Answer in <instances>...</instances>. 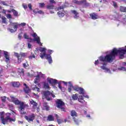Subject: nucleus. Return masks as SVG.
<instances>
[{
    "label": "nucleus",
    "instance_id": "nucleus-1",
    "mask_svg": "<svg viewBox=\"0 0 126 126\" xmlns=\"http://www.w3.org/2000/svg\"><path fill=\"white\" fill-rule=\"evenodd\" d=\"M118 55H119L118 49L116 48H114L110 54L107 55L105 57H103L102 56L99 57V60L95 61L94 64L95 65H97L98 63L103 64V66H101V69H103L105 72H109V73H111V71L110 69L106 67V66L105 65H107V62L108 63H112V62L114 61L115 57H116V56H118Z\"/></svg>",
    "mask_w": 126,
    "mask_h": 126
},
{
    "label": "nucleus",
    "instance_id": "nucleus-2",
    "mask_svg": "<svg viewBox=\"0 0 126 126\" xmlns=\"http://www.w3.org/2000/svg\"><path fill=\"white\" fill-rule=\"evenodd\" d=\"M11 100L13 103H14V104H15V105H20L19 110L21 114H25L26 113L24 112V110L25 108H28V107H29L28 104H26L24 102H21V101H19L18 99L16 98L13 96H11Z\"/></svg>",
    "mask_w": 126,
    "mask_h": 126
},
{
    "label": "nucleus",
    "instance_id": "nucleus-3",
    "mask_svg": "<svg viewBox=\"0 0 126 126\" xmlns=\"http://www.w3.org/2000/svg\"><path fill=\"white\" fill-rule=\"evenodd\" d=\"M31 72L32 73H27V76H29L30 77H36L34 81V83L35 84H37V83H39V82H40V77L45 78V74H42L41 72H36L35 73L33 71H31Z\"/></svg>",
    "mask_w": 126,
    "mask_h": 126
},
{
    "label": "nucleus",
    "instance_id": "nucleus-4",
    "mask_svg": "<svg viewBox=\"0 0 126 126\" xmlns=\"http://www.w3.org/2000/svg\"><path fill=\"white\" fill-rule=\"evenodd\" d=\"M39 50L41 53L40 56L41 59H44V57H46V60H48L49 63H53V60H52V57H51V55H46V51H47V49L44 47H40Z\"/></svg>",
    "mask_w": 126,
    "mask_h": 126
},
{
    "label": "nucleus",
    "instance_id": "nucleus-5",
    "mask_svg": "<svg viewBox=\"0 0 126 126\" xmlns=\"http://www.w3.org/2000/svg\"><path fill=\"white\" fill-rule=\"evenodd\" d=\"M4 114V112H0V115H1L0 120L3 125H5V124H6V123H7V121H9V122H14L15 121V120L11 119L10 118V117H9L11 115V114L10 113H7V117L5 119H4V116H3Z\"/></svg>",
    "mask_w": 126,
    "mask_h": 126
},
{
    "label": "nucleus",
    "instance_id": "nucleus-6",
    "mask_svg": "<svg viewBox=\"0 0 126 126\" xmlns=\"http://www.w3.org/2000/svg\"><path fill=\"white\" fill-rule=\"evenodd\" d=\"M14 55L16 58L18 59V63H20L22 62V58H25V57L27 56V53L21 52L19 53L14 52Z\"/></svg>",
    "mask_w": 126,
    "mask_h": 126
},
{
    "label": "nucleus",
    "instance_id": "nucleus-7",
    "mask_svg": "<svg viewBox=\"0 0 126 126\" xmlns=\"http://www.w3.org/2000/svg\"><path fill=\"white\" fill-rule=\"evenodd\" d=\"M56 103L57 104V108L61 109L63 112H65V109H64V102H63L61 99H58Z\"/></svg>",
    "mask_w": 126,
    "mask_h": 126
},
{
    "label": "nucleus",
    "instance_id": "nucleus-8",
    "mask_svg": "<svg viewBox=\"0 0 126 126\" xmlns=\"http://www.w3.org/2000/svg\"><path fill=\"white\" fill-rule=\"evenodd\" d=\"M10 26H12L13 27V29H9V31L11 32V33H13L15 32V31H17V28L18 27V26L19 25V24L18 23H12L11 22L10 23Z\"/></svg>",
    "mask_w": 126,
    "mask_h": 126
},
{
    "label": "nucleus",
    "instance_id": "nucleus-9",
    "mask_svg": "<svg viewBox=\"0 0 126 126\" xmlns=\"http://www.w3.org/2000/svg\"><path fill=\"white\" fill-rule=\"evenodd\" d=\"M118 53L120 59H124V55L126 53V46H125V48L124 47L119 48L118 50Z\"/></svg>",
    "mask_w": 126,
    "mask_h": 126
},
{
    "label": "nucleus",
    "instance_id": "nucleus-10",
    "mask_svg": "<svg viewBox=\"0 0 126 126\" xmlns=\"http://www.w3.org/2000/svg\"><path fill=\"white\" fill-rule=\"evenodd\" d=\"M44 95L45 98H46V99L47 100V101H51V100H52V98H51V96H52V97H53V98H55V97H56L55 94H51V93H50L49 91L45 92L44 93Z\"/></svg>",
    "mask_w": 126,
    "mask_h": 126
},
{
    "label": "nucleus",
    "instance_id": "nucleus-11",
    "mask_svg": "<svg viewBox=\"0 0 126 126\" xmlns=\"http://www.w3.org/2000/svg\"><path fill=\"white\" fill-rule=\"evenodd\" d=\"M32 36L34 38L32 39V41H35L39 46H43L42 45V43H41V41H40V37L38 36L36 33L34 32L32 34Z\"/></svg>",
    "mask_w": 126,
    "mask_h": 126
},
{
    "label": "nucleus",
    "instance_id": "nucleus-12",
    "mask_svg": "<svg viewBox=\"0 0 126 126\" xmlns=\"http://www.w3.org/2000/svg\"><path fill=\"white\" fill-rule=\"evenodd\" d=\"M35 114H31V115H29L28 116H26L25 119L30 123V122H33L34 120H35Z\"/></svg>",
    "mask_w": 126,
    "mask_h": 126
},
{
    "label": "nucleus",
    "instance_id": "nucleus-13",
    "mask_svg": "<svg viewBox=\"0 0 126 126\" xmlns=\"http://www.w3.org/2000/svg\"><path fill=\"white\" fill-rule=\"evenodd\" d=\"M47 81L50 83V84H52V85L54 84H56L58 82V81L56 79H54L51 78H47Z\"/></svg>",
    "mask_w": 126,
    "mask_h": 126
},
{
    "label": "nucleus",
    "instance_id": "nucleus-14",
    "mask_svg": "<svg viewBox=\"0 0 126 126\" xmlns=\"http://www.w3.org/2000/svg\"><path fill=\"white\" fill-rule=\"evenodd\" d=\"M3 53H4V58H5V59H6L5 62L7 63H9V61H10L9 55H8V52H7L6 51H3Z\"/></svg>",
    "mask_w": 126,
    "mask_h": 126
},
{
    "label": "nucleus",
    "instance_id": "nucleus-15",
    "mask_svg": "<svg viewBox=\"0 0 126 126\" xmlns=\"http://www.w3.org/2000/svg\"><path fill=\"white\" fill-rule=\"evenodd\" d=\"M71 11L72 13H73V14L74 15V18L77 19V18H78V17H79V14H78V12H77V11H76V10H72Z\"/></svg>",
    "mask_w": 126,
    "mask_h": 126
},
{
    "label": "nucleus",
    "instance_id": "nucleus-16",
    "mask_svg": "<svg viewBox=\"0 0 126 126\" xmlns=\"http://www.w3.org/2000/svg\"><path fill=\"white\" fill-rule=\"evenodd\" d=\"M24 86H25V87L24 88V92H25V93H27V94H28V93H29V92H30V89H29V87L27 86V85H26V84H24Z\"/></svg>",
    "mask_w": 126,
    "mask_h": 126
},
{
    "label": "nucleus",
    "instance_id": "nucleus-17",
    "mask_svg": "<svg viewBox=\"0 0 126 126\" xmlns=\"http://www.w3.org/2000/svg\"><path fill=\"white\" fill-rule=\"evenodd\" d=\"M30 101L31 105H32L33 108H35V107H37V106H38V104H37L36 102L33 101V99H31Z\"/></svg>",
    "mask_w": 126,
    "mask_h": 126
},
{
    "label": "nucleus",
    "instance_id": "nucleus-18",
    "mask_svg": "<svg viewBox=\"0 0 126 126\" xmlns=\"http://www.w3.org/2000/svg\"><path fill=\"white\" fill-rule=\"evenodd\" d=\"M24 37L25 38V39H27L28 40H29V42H32L33 40L32 39V38H29V35L27 34V33H25L24 34Z\"/></svg>",
    "mask_w": 126,
    "mask_h": 126
},
{
    "label": "nucleus",
    "instance_id": "nucleus-19",
    "mask_svg": "<svg viewBox=\"0 0 126 126\" xmlns=\"http://www.w3.org/2000/svg\"><path fill=\"white\" fill-rule=\"evenodd\" d=\"M69 84V87L68 88V90L69 92H70V91H71V90H72V89H74V87H73V86H72V85L71 84V83H70V82H68Z\"/></svg>",
    "mask_w": 126,
    "mask_h": 126
},
{
    "label": "nucleus",
    "instance_id": "nucleus-20",
    "mask_svg": "<svg viewBox=\"0 0 126 126\" xmlns=\"http://www.w3.org/2000/svg\"><path fill=\"white\" fill-rule=\"evenodd\" d=\"M12 86L14 87H19L20 86V83L19 82H14L12 83Z\"/></svg>",
    "mask_w": 126,
    "mask_h": 126
},
{
    "label": "nucleus",
    "instance_id": "nucleus-21",
    "mask_svg": "<svg viewBox=\"0 0 126 126\" xmlns=\"http://www.w3.org/2000/svg\"><path fill=\"white\" fill-rule=\"evenodd\" d=\"M90 15L92 19H97V15L95 13L91 14Z\"/></svg>",
    "mask_w": 126,
    "mask_h": 126
},
{
    "label": "nucleus",
    "instance_id": "nucleus-22",
    "mask_svg": "<svg viewBox=\"0 0 126 126\" xmlns=\"http://www.w3.org/2000/svg\"><path fill=\"white\" fill-rule=\"evenodd\" d=\"M18 71L21 74V75H24V70L22 68H19Z\"/></svg>",
    "mask_w": 126,
    "mask_h": 126
},
{
    "label": "nucleus",
    "instance_id": "nucleus-23",
    "mask_svg": "<svg viewBox=\"0 0 126 126\" xmlns=\"http://www.w3.org/2000/svg\"><path fill=\"white\" fill-rule=\"evenodd\" d=\"M47 120L49 122H51L52 121H54V117L52 115H49V116H48V117L47 118Z\"/></svg>",
    "mask_w": 126,
    "mask_h": 126
},
{
    "label": "nucleus",
    "instance_id": "nucleus-24",
    "mask_svg": "<svg viewBox=\"0 0 126 126\" xmlns=\"http://www.w3.org/2000/svg\"><path fill=\"white\" fill-rule=\"evenodd\" d=\"M77 114L76 113V112L74 110H72L71 112V115L72 117H76Z\"/></svg>",
    "mask_w": 126,
    "mask_h": 126
},
{
    "label": "nucleus",
    "instance_id": "nucleus-25",
    "mask_svg": "<svg viewBox=\"0 0 126 126\" xmlns=\"http://www.w3.org/2000/svg\"><path fill=\"white\" fill-rule=\"evenodd\" d=\"M72 98L73 100H77V99H78V95L77 94H73Z\"/></svg>",
    "mask_w": 126,
    "mask_h": 126
},
{
    "label": "nucleus",
    "instance_id": "nucleus-26",
    "mask_svg": "<svg viewBox=\"0 0 126 126\" xmlns=\"http://www.w3.org/2000/svg\"><path fill=\"white\" fill-rule=\"evenodd\" d=\"M44 88H45V89H49L50 86L49 85V84H48V83H44Z\"/></svg>",
    "mask_w": 126,
    "mask_h": 126
},
{
    "label": "nucleus",
    "instance_id": "nucleus-27",
    "mask_svg": "<svg viewBox=\"0 0 126 126\" xmlns=\"http://www.w3.org/2000/svg\"><path fill=\"white\" fill-rule=\"evenodd\" d=\"M120 11H121L122 12H126V7L120 6Z\"/></svg>",
    "mask_w": 126,
    "mask_h": 126
},
{
    "label": "nucleus",
    "instance_id": "nucleus-28",
    "mask_svg": "<svg viewBox=\"0 0 126 126\" xmlns=\"http://www.w3.org/2000/svg\"><path fill=\"white\" fill-rule=\"evenodd\" d=\"M58 14L59 17H63L64 16V14L61 11L58 12Z\"/></svg>",
    "mask_w": 126,
    "mask_h": 126
},
{
    "label": "nucleus",
    "instance_id": "nucleus-29",
    "mask_svg": "<svg viewBox=\"0 0 126 126\" xmlns=\"http://www.w3.org/2000/svg\"><path fill=\"white\" fill-rule=\"evenodd\" d=\"M82 4L84 5V6H88L89 5V3L86 2V0H83L82 1Z\"/></svg>",
    "mask_w": 126,
    "mask_h": 126
},
{
    "label": "nucleus",
    "instance_id": "nucleus-30",
    "mask_svg": "<svg viewBox=\"0 0 126 126\" xmlns=\"http://www.w3.org/2000/svg\"><path fill=\"white\" fill-rule=\"evenodd\" d=\"M47 9H54V5H48L47 6Z\"/></svg>",
    "mask_w": 126,
    "mask_h": 126
},
{
    "label": "nucleus",
    "instance_id": "nucleus-31",
    "mask_svg": "<svg viewBox=\"0 0 126 126\" xmlns=\"http://www.w3.org/2000/svg\"><path fill=\"white\" fill-rule=\"evenodd\" d=\"M79 93V94H82V95H84V89L81 88L80 89V92Z\"/></svg>",
    "mask_w": 126,
    "mask_h": 126
},
{
    "label": "nucleus",
    "instance_id": "nucleus-32",
    "mask_svg": "<svg viewBox=\"0 0 126 126\" xmlns=\"http://www.w3.org/2000/svg\"><path fill=\"white\" fill-rule=\"evenodd\" d=\"M2 23H6V18H5V17H2Z\"/></svg>",
    "mask_w": 126,
    "mask_h": 126
},
{
    "label": "nucleus",
    "instance_id": "nucleus-33",
    "mask_svg": "<svg viewBox=\"0 0 126 126\" xmlns=\"http://www.w3.org/2000/svg\"><path fill=\"white\" fill-rule=\"evenodd\" d=\"M32 90H34L35 91H37V92H39L40 89L37 87H35L32 88Z\"/></svg>",
    "mask_w": 126,
    "mask_h": 126
},
{
    "label": "nucleus",
    "instance_id": "nucleus-34",
    "mask_svg": "<svg viewBox=\"0 0 126 126\" xmlns=\"http://www.w3.org/2000/svg\"><path fill=\"white\" fill-rule=\"evenodd\" d=\"M74 122H75L76 125H78L79 124V121H78V120H77V119H76L75 118H73Z\"/></svg>",
    "mask_w": 126,
    "mask_h": 126
},
{
    "label": "nucleus",
    "instance_id": "nucleus-35",
    "mask_svg": "<svg viewBox=\"0 0 126 126\" xmlns=\"http://www.w3.org/2000/svg\"><path fill=\"white\" fill-rule=\"evenodd\" d=\"M29 59L30 60H32V59H35V55L34 54H32L29 57Z\"/></svg>",
    "mask_w": 126,
    "mask_h": 126
},
{
    "label": "nucleus",
    "instance_id": "nucleus-36",
    "mask_svg": "<svg viewBox=\"0 0 126 126\" xmlns=\"http://www.w3.org/2000/svg\"><path fill=\"white\" fill-rule=\"evenodd\" d=\"M64 8V7H63V6H62L58 7V9H57V10L60 11V10H62V11H63V10Z\"/></svg>",
    "mask_w": 126,
    "mask_h": 126
},
{
    "label": "nucleus",
    "instance_id": "nucleus-37",
    "mask_svg": "<svg viewBox=\"0 0 126 126\" xmlns=\"http://www.w3.org/2000/svg\"><path fill=\"white\" fill-rule=\"evenodd\" d=\"M2 102H5L6 100V96H3L1 97Z\"/></svg>",
    "mask_w": 126,
    "mask_h": 126
},
{
    "label": "nucleus",
    "instance_id": "nucleus-38",
    "mask_svg": "<svg viewBox=\"0 0 126 126\" xmlns=\"http://www.w3.org/2000/svg\"><path fill=\"white\" fill-rule=\"evenodd\" d=\"M39 7H44L45 6V3H39Z\"/></svg>",
    "mask_w": 126,
    "mask_h": 126
},
{
    "label": "nucleus",
    "instance_id": "nucleus-39",
    "mask_svg": "<svg viewBox=\"0 0 126 126\" xmlns=\"http://www.w3.org/2000/svg\"><path fill=\"white\" fill-rule=\"evenodd\" d=\"M13 14L15 16H17V15H18V13L17 12V11L14 10L13 11Z\"/></svg>",
    "mask_w": 126,
    "mask_h": 126
},
{
    "label": "nucleus",
    "instance_id": "nucleus-40",
    "mask_svg": "<svg viewBox=\"0 0 126 126\" xmlns=\"http://www.w3.org/2000/svg\"><path fill=\"white\" fill-rule=\"evenodd\" d=\"M119 69L125 71L126 70V68L125 67H121V68H119Z\"/></svg>",
    "mask_w": 126,
    "mask_h": 126
},
{
    "label": "nucleus",
    "instance_id": "nucleus-41",
    "mask_svg": "<svg viewBox=\"0 0 126 126\" xmlns=\"http://www.w3.org/2000/svg\"><path fill=\"white\" fill-rule=\"evenodd\" d=\"M0 3H1V4H3V5H7V4H6L5 2H4V1H0Z\"/></svg>",
    "mask_w": 126,
    "mask_h": 126
},
{
    "label": "nucleus",
    "instance_id": "nucleus-42",
    "mask_svg": "<svg viewBox=\"0 0 126 126\" xmlns=\"http://www.w3.org/2000/svg\"><path fill=\"white\" fill-rule=\"evenodd\" d=\"M80 88H74V90H75V91H80Z\"/></svg>",
    "mask_w": 126,
    "mask_h": 126
},
{
    "label": "nucleus",
    "instance_id": "nucleus-43",
    "mask_svg": "<svg viewBox=\"0 0 126 126\" xmlns=\"http://www.w3.org/2000/svg\"><path fill=\"white\" fill-rule=\"evenodd\" d=\"M28 48L29 49H31V48H32V45H31V43H29L28 44Z\"/></svg>",
    "mask_w": 126,
    "mask_h": 126
},
{
    "label": "nucleus",
    "instance_id": "nucleus-44",
    "mask_svg": "<svg viewBox=\"0 0 126 126\" xmlns=\"http://www.w3.org/2000/svg\"><path fill=\"white\" fill-rule=\"evenodd\" d=\"M57 122H58L59 125H61V123L63 122V121L61 119H58Z\"/></svg>",
    "mask_w": 126,
    "mask_h": 126
},
{
    "label": "nucleus",
    "instance_id": "nucleus-45",
    "mask_svg": "<svg viewBox=\"0 0 126 126\" xmlns=\"http://www.w3.org/2000/svg\"><path fill=\"white\" fill-rule=\"evenodd\" d=\"M28 7L31 9V10H32V5H31V3H29L28 4Z\"/></svg>",
    "mask_w": 126,
    "mask_h": 126
},
{
    "label": "nucleus",
    "instance_id": "nucleus-46",
    "mask_svg": "<svg viewBox=\"0 0 126 126\" xmlns=\"http://www.w3.org/2000/svg\"><path fill=\"white\" fill-rule=\"evenodd\" d=\"M21 25V26H25L26 25V23H22L20 24H19L18 26Z\"/></svg>",
    "mask_w": 126,
    "mask_h": 126
},
{
    "label": "nucleus",
    "instance_id": "nucleus-47",
    "mask_svg": "<svg viewBox=\"0 0 126 126\" xmlns=\"http://www.w3.org/2000/svg\"><path fill=\"white\" fill-rule=\"evenodd\" d=\"M37 13H39V14H44V12H43L42 10H39L37 11Z\"/></svg>",
    "mask_w": 126,
    "mask_h": 126
},
{
    "label": "nucleus",
    "instance_id": "nucleus-48",
    "mask_svg": "<svg viewBox=\"0 0 126 126\" xmlns=\"http://www.w3.org/2000/svg\"><path fill=\"white\" fill-rule=\"evenodd\" d=\"M113 6H114V7H117V3L115 1H113Z\"/></svg>",
    "mask_w": 126,
    "mask_h": 126
},
{
    "label": "nucleus",
    "instance_id": "nucleus-49",
    "mask_svg": "<svg viewBox=\"0 0 126 126\" xmlns=\"http://www.w3.org/2000/svg\"><path fill=\"white\" fill-rule=\"evenodd\" d=\"M40 121H41V118L36 119V122L37 124H40Z\"/></svg>",
    "mask_w": 126,
    "mask_h": 126
},
{
    "label": "nucleus",
    "instance_id": "nucleus-50",
    "mask_svg": "<svg viewBox=\"0 0 126 126\" xmlns=\"http://www.w3.org/2000/svg\"><path fill=\"white\" fill-rule=\"evenodd\" d=\"M23 7H24L25 9H26L27 8V5H25V4H23Z\"/></svg>",
    "mask_w": 126,
    "mask_h": 126
},
{
    "label": "nucleus",
    "instance_id": "nucleus-51",
    "mask_svg": "<svg viewBox=\"0 0 126 126\" xmlns=\"http://www.w3.org/2000/svg\"><path fill=\"white\" fill-rule=\"evenodd\" d=\"M50 3H56V1H55V0H50Z\"/></svg>",
    "mask_w": 126,
    "mask_h": 126
},
{
    "label": "nucleus",
    "instance_id": "nucleus-52",
    "mask_svg": "<svg viewBox=\"0 0 126 126\" xmlns=\"http://www.w3.org/2000/svg\"><path fill=\"white\" fill-rule=\"evenodd\" d=\"M6 17H7V18H9V19L11 18V15L8 14L7 15Z\"/></svg>",
    "mask_w": 126,
    "mask_h": 126
},
{
    "label": "nucleus",
    "instance_id": "nucleus-53",
    "mask_svg": "<svg viewBox=\"0 0 126 126\" xmlns=\"http://www.w3.org/2000/svg\"><path fill=\"white\" fill-rule=\"evenodd\" d=\"M79 98L81 100H83V96H82V95H79Z\"/></svg>",
    "mask_w": 126,
    "mask_h": 126
},
{
    "label": "nucleus",
    "instance_id": "nucleus-54",
    "mask_svg": "<svg viewBox=\"0 0 126 126\" xmlns=\"http://www.w3.org/2000/svg\"><path fill=\"white\" fill-rule=\"evenodd\" d=\"M73 1L74 3H78V1H77V0H73Z\"/></svg>",
    "mask_w": 126,
    "mask_h": 126
},
{
    "label": "nucleus",
    "instance_id": "nucleus-55",
    "mask_svg": "<svg viewBox=\"0 0 126 126\" xmlns=\"http://www.w3.org/2000/svg\"><path fill=\"white\" fill-rule=\"evenodd\" d=\"M45 109L46 110V111H48L49 109H50V107L48 106H45Z\"/></svg>",
    "mask_w": 126,
    "mask_h": 126
},
{
    "label": "nucleus",
    "instance_id": "nucleus-56",
    "mask_svg": "<svg viewBox=\"0 0 126 126\" xmlns=\"http://www.w3.org/2000/svg\"><path fill=\"white\" fill-rule=\"evenodd\" d=\"M23 65L24 67H25V68L27 67V66L26 65V63H23Z\"/></svg>",
    "mask_w": 126,
    "mask_h": 126
},
{
    "label": "nucleus",
    "instance_id": "nucleus-57",
    "mask_svg": "<svg viewBox=\"0 0 126 126\" xmlns=\"http://www.w3.org/2000/svg\"><path fill=\"white\" fill-rule=\"evenodd\" d=\"M18 38L19 39H21V34H19V35H18Z\"/></svg>",
    "mask_w": 126,
    "mask_h": 126
},
{
    "label": "nucleus",
    "instance_id": "nucleus-58",
    "mask_svg": "<svg viewBox=\"0 0 126 126\" xmlns=\"http://www.w3.org/2000/svg\"><path fill=\"white\" fill-rule=\"evenodd\" d=\"M83 96L85 97V98H89V96L88 95H84Z\"/></svg>",
    "mask_w": 126,
    "mask_h": 126
},
{
    "label": "nucleus",
    "instance_id": "nucleus-59",
    "mask_svg": "<svg viewBox=\"0 0 126 126\" xmlns=\"http://www.w3.org/2000/svg\"><path fill=\"white\" fill-rule=\"evenodd\" d=\"M33 12H34V13H35V14L38 13V11H36V10H33Z\"/></svg>",
    "mask_w": 126,
    "mask_h": 126
},
{
    "label": "nucleus",
    "instance_id": "nucleus-60",
    "mask_svg": "<svg viewBox=\"0 0 126 126\" xmlns=\"http://www.w3.org/2000/svg\"><path fill=\"white\" fill-rule=\"evenodd\" d=\"M59 88H60V89H62V86L60 85V84H59Z\"/></svg>",
    "mask_w": 126,
    "mask_h": 126
},
{
    "label": "nucleus",
    "instance_id": "nucleus-61",
    "mask_svg": "<svg viewBox=\"0 0 126 126\" xmlns=\"http://www.w3.org/2000/svg\"><path fill=\"white\" fill-rule=\"evenodd\" d=\"M52 52H53V50H48V53H51Z\"/></svg>",
    "mask_w": 126,
    "mask_h": 126
},
{
    "label": "nucleus",
    "instance_id": "nucleus-62",
    "mask_svg": "<svg viewBox=\"0 0 126 126\" xmlns=\"http://www.w3.org/2000/svg\"><path fill=\"white\" fill-rule=\"evenodd\" d=\"M2 72V69H0V74Z\"/></svg>",
    "mask_w": 126,
    "mask_h": 126
},
{
    "label": "nucleus",
    "instance_id": "nucleus-63",
    "mask_svg": "<svg viewBox=\"0 0 126 126\" xmlns=\"http://www.w3.org/2000/svg\"><path fill=\"white\" fill-rule=\"evenodd\" d=\"M50 13H54V11H50Z\"/></svg>",
    "mask_w": 126,
    "mask_h": 126
},
{
    "label": "nucleus",
    "instance_id": "nucleus-64",
    "mask_svg": "<svg viewBox=\"0 0 126 126\" xmlns=\"http://www.w3.org/2000/svg\"><path fill=\"white\" fill-rule=\"evenodd\" d=\"M87 117H88V118H90V115H87Z\"/></svg>",
    "mask_w": 126,
    "mask_h": 126
}]
</instances>
